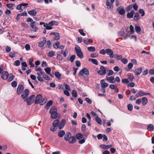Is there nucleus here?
<instances>
[{
	"instance_id": "nucleus-63",
	"label": "nucleus",
	"mask_w": 154,
	"mask_h": 154,
	"mask_svg": "<svg viewBox=\"0 0 154 154\" xmlns=\"http://www.w3.org/2000/svg\"><path fill=\"white\" fill-rule=\"evenodd\" d=\"M109 72L107 74V76H110L112 75L113 74V72L112 70H109Z\"/></svg>"
},
{
	"instance_id": "nucleus-36",
	"label": "nucleus",
	"mask_w": 154,
	"mask_h": 154,
	"mask_svg": "<svg viewBox=\"0 0 154 154\" xmlns=\"http://www.w3.org/2000/svg\"><path fill=\"white\" fill-rule=\"evenodd\" d=\"M135 29L136 32L138 33L140 32L141 29L140 26H135Z\"/></svg>"
},
{
	"instance_id": "nucleus-4",
	"label": "nucleus",
	"mask_w": 154,
	"mask_h": 154,
	"mask_svg": "<svg viewBox=\"0 0 154 154\" xmlns=\"http://www.w3.org/2000/svg\"><path fill=\"white\" fill-rule=\"evenodd\" d=\"M35 97V95L33 94L30 96L29 98L26 99V101L28 105H30L32 104L33 102Z\"/></svg>"
},
{
	"instance_id": "nucleus-55",
	"label": "nucleus",
	"mask_w": 154,
	"mask_h": 154,
	"mask_svg": "<svg viewBox=\"0 0 154 154\" xmlns=\"http://www.w3.org/2000/svg\"><path fill=\"white\" fill-rule=\"evenodd\" d=\"M17 85V82L16 81H13L11 83V85L13 88H15Z\"/></svg>"
},
{
	"instance_id": "nucleus-17",
	"label": "nucleus",
	"mask_w": 154,
	"mask_h": 154,
	"mask_svg": "<svg viewBox=\"0 0 154 154\" xmlns=\"http://www.w3.org/2000/svg\"><path fill=\"white\" fill-rule=\"evenodd\" d=\"M71 136L72 134L70 132H66L64 135V139L65 140L68 141Z\"/></svg>"
},
{
	"instance_id": "nucleus-33",
	"label": "nucleus",
	"mask_w": 154,
	"mask_h": 154,
	"mask_svg": "<svg viewBox=\"0 0 154 154\" xmlns=\"http://www.w3.org/2000/svg\"><path fill=\"white\" fill-rule=\"evenodd\" d=\"M52 103L53 101L52 100L48 101L46 104V109H48L49 107L52 105Z\"/></svg>"
},
{
	"instance_id": "nucleus-58",
	"label": "nucleus",
	"mask_w": 154,
	"mask_h": 154,
	"mask_svg": "<svg viewBox=\"0 0 154 154\" xmlns=\"http://www.w3.org/2000/svg\"><path fill=\"white\" fill-rule=\"evenodd\" d=\"M132 8V6L131 5L128 6L126 8V11L127 12H129L131 9Z\"/></svg>"
},
{
	"instance_id": "nucleus-30",
	"label": "nucleus",
	"mask_w": 154,
	"mask_h": 154,
	"mask_svg": "<svg viewBox=\"0 0 154 154\" xmlns=\"http://www.w3.org/2000/svg\"><path fill=\"white\" fill-rule=\"evenodd\" d=\"M30 26L32 28V29L31 31L36 32L37 31L38 28L35 25H30Z\"/></svg>"
},
{
	"instance_id": "nucleus-37",
	"label": "nucleus",
	"mask_w": 154,
	"mask_h": 154,
	"mask_svg": "<svg viewBox=\"0 0 154 154\" xmlns=\"http://www.w3.org/2000/svg\"><path fill=\"white\" fill-rule=\"evenodd\" d=\"M147 129L149 131H152L153 130L154 126L152 124H149L147 127Z\"/></svg>"
},
{
	"instance_id": "nucleus-3",
	"label": "nucleus",
	"mask_w": 154,
	"mask_h": 154,
	"mask_svg": "<svg viewBox=\"0 0 154 154\" xmlns=\"http://www.w3.org/2000/svg\"><path fill=\"white\" fill-rule=\"evenodd\" d=\"M84 74L86 75H88L89 74V71L86 68H84L80 70L79 72V75L81 76H83Z\"/></svg>"
},
{
	"instance_id": "nucleus-2",
	"label": "nucleus",
	"mask_w": 154,
	"mask_h": 154,
	"mask_svg": "<svg viewBox=\"0 0 154 154\" xmlns=\"http://www.w3.org/2000/svg\"><path fill=\"white\" fill-rule=\"evenodd\" d=\"M77 56L80 58L83 57V54L80 48L78 45H76L75 48Z\"/></svg>"
},
{
	"instance_id": "nucleus-29",
	"label": "nucleus",
	"mask_w": 154,
	"mask_h": 154,
	"mask_svg": "<svg viewBox=\"0 0 154 154\" xmlns=\"http://www.w3.org/2000/svg\"><path fill=\"white\" fill-rule=\"evenodd\" d=\"M41 75H42L43 77L46 80H49L50 79V77L49 76L46 75L45 72H41Z\"/></svg>"
},
{
	"instance_id": "nucleus-62",
	"label": "nucleus",
	"mask_w": 154,
	"mask_h": 154,
	"mask_svg": "<svg viewBox=\"0 0 154 154\" xmlns=\"http://www.w3.org/2000/svg\"><path fill=\"white\" fill-rule=\"evenodd\" d=\"M21 7L22 6L21 5V4H20L17 6L16 9L17 10H20L21 12L23 10L21 8Z\"/></svg>"
},
{
	"instance_id": "nucleus-13",
	"label": "nucleus",
	"mask_w": 154,
	"mask_h": 154,
	"mask_svg": "<svg viewBox=\"0 0 154 154\" xmlns=\"http://www.w3.org/2000/svg\"><path fill=\"white\" fill-rule=\"evenodd\" d=\"M23 86L22 85H19L17 89V94H20L23 90Z\"/></svg>"
},
{
	"instance_id": "nucleus-11",
	"label": "nucleus",
	"mask_w": 154,
	"mask_h": 154,
	"mask_svg": "<svg viewBox=\"0 0 154 154\" xmlns=\"http://www.w3.org/2000/svg\"><path fill=\"white\" fill-rule=\"evenodd\" d=\"M114 2H112V0H107L106 5L108 6V9H112L113 8L112 4Z\"/></svg>"
},
{
	"instance_id": "nucleus-22",
	"label": "nucleus",
	"mask_w": 154,
	"mask_h": 154,
	"mask_svg": "<svg viewBox=\"0 0 154 154\" xmlns=\"http://www.w3.org/2000/svg\"><path fill=\"white\" fill-rule=\"evenodd\" d=\"M65 134V132L63 130H60L58 131V135L59 137H63L64 136Z\"/></svg>"
},
{
	"instance_id": "nucleus-40",
	"label": "nucleus",
	"mask_w": 154,
	"mask_h": 154,
	"mask_svg": "<svg viewBox=\"0 0 154 154\" xmlns=\"http://www.w3.org/2000/svg\"><path fill=\"white\" fill-rule=\"evenodd\" d=\"M54 54L55 52L53 51H51L49 52L48 56L49 57H52L54 56Z\"/></svg>"
},
{
	"instance_id": "nucleus-46",
	"label": "nucleus",
	"mask_w": 154,
	"mask_h": 154,
	"mask_svg": "<svg viewBox=\"0 0 154 154\" xmlns=\"http://www.w3.org/2000/svg\"><path fill=\"white\" fill-rule=\"evenodd\" d=\"M15 52L14 51L11 52L9 54V56L10 57L13 58L15 57Z\"/></svg>"
},
{
	"instance_id": "nucleus-7",
	"label": "nucleus",
	"mask_w": 154,
	"mask_h": 154,
	"mask_svg": "<svg viewBox=\"0 0 154 154\" xmlns=\"http://www.w3.org/2000/svg\"><path fill=\"white\" fill-rule=\"evenodd\" d=\"M117 11L119 12V14L121 15H124L125 13V11L123 6H119L118 8Z\"/></svg>"
},
{
	"instance_id": "nucleus-50",
	"label": "nucleus",
	"mask_w": 154,
	"mask_h": 154,
	"mask_svg": "<svg viewBox=\"0 0 154 154\" xmlns=\"http://www.w3.org/2000/svg\"><path fill=\"white\" fill-rule=\"evenodd\" d=\"M122 82L123 83L127 84L129 83V81L127 79H124L122 80Z\"/></svg>"
},
{
	"instance_id": "nucleus-23",
	"label": "nucleus",
	"mask_w": 154,
	"mask_h": 154,
	"mask_svg": "<svg viewBox=\"0 0 154 154\" xmlns=\"http://www.w3.org/2000/svg\"><path fill=\"white\" fill-rule=\"evenodd\" d=\"M14 78V75L12 74H8V77L7 78V80L8 82H10L13 80Z\"/></svg>"
},
{
	"instance_id": "nucleus-42",
	"label": "nucleus",
	"mask_w": 154,
	"mask_h": 154,
	"mask_svg": "<svg viewBox=\"0 0 154 154\" xmlns=\"http://www.w3.org/2000/svg\"><path fill=\"white\" fill-rule=\"evenodd\" d=\"M44 70L47 74H50L51 70V68L49 67H48L45 69Z\"/></svg>"
},
{
	"instance_id": "nucleus-39",
	"label": "nucleus",
	"mask_w": 154,
	"mask_h": 154,
	"mask_svg": "<svg viewBox=\"0 0 154 154\" xmlns=\"http://www.w3.org/2000/svg\"><path fill=\"white\" fill-rule=\"evenodd\" d=\"M76 137L77 139L80 140L83 137V135L80 133H78L76 134Z\"/></svg>"
},
{
	"instance_id": "nucleus-35",
	"label": "nucleus",
	"mask_w": 154,
	"mask_h": 154,
	"mask_svg": "<svg viewBox=\"0 0 154 154\" xmlns=\"http://www.w3.org/2000/svg\"><path fill=\"white\" fill-rule=\"evenodd\" d=\"M88 60L89 61H91L93 64H95L96 65L98 64V61L96 59L89 58Z\"/></svg>"
},
{
	"instance_id": "nucleus-31",
	"label": "nucleus",
	"mask_w": 154,
	"mask_h": 154,
	"mask_svg": "<svg viewBox=\"0 0 154 154\" xmlns=\"http://www.w3.org/2000/svg\"><path fill=\"white\" fill-rule=\"evenodd\" d=\"M144 93L143 92L141 91H140L139 92H138L136 95L135 97L137 98H138L140 97L144 96Z\"/></svg>"
},
{
	"instance_id": "nucleus-38",
	"label": "nucleus",
	"mask_w": 154,
	"mask_h": 154,
	"mask_svg": "<svg viewBox=\"0 0 154 154\" xmlns=\"http://www.w3.org/2000/svg\"><path fill=\"white\" fill-rule=\"evenodd\" d=\"M96 122L99 124L101 125L102 124V120L98 116L95 118Z\"/></svg>"
},
{
	"instance_id": "nucleus-14",
	"label": "nucleus",
	"mask_w": 154,
	"mask_h": 154,
	"mask_svg": "<svg viewBox=\"0 0 154 154\" xmlns=\"http://www.w3.org/2000/svg\"><path fill=\"white\" fill-rule=\"evenodd\" d=\"M8 76V73L7 71H3L2 73L1 78L4 80L7 79Z\"/></svg>"
},
{
	"instance_id": "nucleus-54",
	"label": "nucleus",
	"mask_w": 154,
	"mask_h": 154,
	"mask_svg": "<svg viewBox=\"0 0 154 154\" xmlns=\"http://www.w3.org/2000/svg\"><path fill=\"white\" fill-rule=\"evenodd\" d=\"M14 64L16 66H19L20 64V62L18 60H16L14 62Z\"/></svg>"
},
{
	"instance_id": "nucleus-25",
	"label": "nucleus",
	"mask_w": 154,
	"mask_h": 154,
	"mask_svg": "<svg viewBox=\"0 0 154 154\" xmlns=\"http://www.w3.org/2000/svg\"><path fill=\"white\" fill-rule=\"evenodd\" d=\"M59 124H60V121L57 119L54 121L53 123V126L55 127H58Z\"/></svg>"
},
{
	"instance_id": "nucleus-27",
	"label": "nucleus",
	"mask_w": 154,
	"mask_h": 154,
	"mask_svg": "<svg viewBox=\"0 0 154 154\" xmlns=\"http://www.w3.org/2000/svg\"><path fill=\"white\" fill-rule=\"evenodd\" d=\"M51 114V117L53 119H55L57 116V112H50Z\"/></svg>"
},
{
	"instance_id": "nucleus-6",
	"label": "nucleus",
	"mask_w": 154,
	"mask_h": 154,
	"mask_svg": "<svg viewBox=\"0 0 154 154\" xmlns=\"http://www.w3.org/2000/svg\"><path fill=\"white\" fill-rule=\"evenodd\" d=\"M100 70L98 72V74L100 75H105L106 73V70L103 66H101L100 68Z\"/></svg>"
},
{
	"instance_id": "nucleus-19",
	"label": "nucleus",
	"mask_w": 154,
	"mask_h": 154,
	"mask_svg": "<svg viewBox=\"0 0 154 154\" xmlns=\"http://www.w3.org/2000/svg\"><path fill=\"white\" fill-rule=\"evenodd\" d=\"M134 14V11L133 10H132L130 12L127 13V17L129 18H131L133 17Z\"/></svg>"
},
{
	"instance_id": "nucleus-32",
	"label": "nucleus",
	"mask_w": 154,
	"mask_h": 154,
	"mask_svg": "<svg viewBox=\"0 0 154 154\" xmlns=\"http://www.w3.org/2000/svg\"><path fill=\"white\" fill-rule=\"evenodd\" d=\"M6 5L10 9L13 10L14 9V4L11 3H9L7 4Z\"/></svg>"
},
{
	"instance_id": "nucleus-15",
	"label": "nucleus",
	"mask_w": 154,
	"mask_h": 154,
	"mask_svg": "<svg viewBox=\"0 0 154 154\" xmlns=\"http://www.w3.org/2000/svg\"><path fill=\"white\" fill-rule=\"evenodd\" d=\"M43 25V26L44 27L46 28V29L48 30H50L52 29L53 28L48 25V24L47 23H45L43 22H40V25Z\"/></svg>"
},
{
	"instance_id": "nucleus-61",
	"label": "nucleus",
	"mask_w": 154,
	"mask_h": 154,
	"mask_svg": "<svg viewBox=\"0 0 154 154\" xmlns=\"http://www.w3.org/2000/svg\"><path fill=\"white\" fill-rule=\"evenodd\" d=\"M128 78L130 79L131 82L133 81V79H134V77L133 75H131L128 76Z\"/></svg>"
},
{
	"instance_id": "nucleus-28",
	"label": "nucleus",
	"mask_w": 154,
	"mask_h": 154,
	"mask_svg": "<svg viewBox=\"0 0 154 154\" xmlns=\"http://www.w3.org/2000/svg\"><path fill=\"white\" fill-rule=\"evenodd\" d=\"M142 105L143 106L146 105L148 102V100L145 97H143L142 98Z\"/></svg>"
},
{
	"instance_id": "nucleus-53",
	"label": "nucleus",
	"mask_w": 154,
	"mask_h": 154,
	"mask_svg": "<svg viewBox=\"0 0 154 154\" xmlns=\"http://www.w3.org/2000/svg\"><path fill=\"white\" fill-rule=\"evenodd\" d=\"M138 11L140 14H141V16L143 17L144 15L145 12L142 9H140Z\"/></svg>"
},
{
	"instance_id": "nucleus-9",
	"label": "nucleus",
	"mask_w": 154,
	"mask_h": 154,
	"mask_svg": "<svg viewBox=\"0 0 154 154\" xmlns=\"http://www.w3.org/2000/svg\"><path fill=\"white\" fill-rule=\"evenodd\" d=\"M54 35V37L53 38L54 40H58L60 38L59 34L58 32H51L50 33V35Z\"/></svg>"
},
{
	"instance_id": "nucleus-21",
	"label": "nucleus",
	"mask_w": 154,
	"mask_h": 154,
	"mask_svg": "<svg viewBox=\"0 0 154 154\" xmlns=\"http://www.w3.org/2000/svg\"><path fill=\"white\" fill-rule=\"evenodd\" d=\"M28 13L31 16L34 17L36 16L37 13L35 10H32L28 11Z\"/></svg>"
},
{
	"instance_id": "nucleus-44",
	"label": "nucleus",
	"mask_w": 154,
	"mask_h": 154,
	"mask_svg": "<svg viewBox=\"0 0 154 154\" xmlns=\"http://www.w3.org/2000/svg\"><path fill=\"white\" fill-rule=\"evenodd\" d=\"M72 95L74 97H77L78 94L75 90H74L72 91Z\"/></svg>"
},
{
	"instance_id": "nucleus-1",
	"label": "nucleus",
	"mask_w": 154,
	"mask_h": 154,
	"mask_svg": "<svg viewBox=\"0 0 154 154\" xmlns=\"http://www.w3.org/2000/svg\"><path fill=\"white\" fill-rule=\"evenodd\" d=\"M46 102V99L43 98L42 95H38L35 98L34 102L35 104L39 103L41 105H43Z\"/></svg>"
},
{
	"instance_id": "nucleus-47",
	"label": "nucleus",
	"mask_w": 154,
	"mask_h": 154,
	"mask_svg": "<svg viewBox=\"0 0 154 154\" xmlns=\"http://www.w3.org/2000/svg\"><path fill=\"white\" fill-rule=\"evenodd\" d=\"M75 55H72L69 58L70 62L72 63L75 60Z\"/></svg>"
},
{
	"instance_id": "nucleus-5",
	"label": "nucleus",
	"mask_w": 154,
	"mask_h": 154,
	"mask_svg": "<svg viewBox=\"0 0 154 154\" xmlns=\"http://www.w3.org/2000/svg\"><path fill=\"white\" fill-rule=\"evenodd\" d=\"M46 42V39L45 37H43L42 38V40L41 41L38 43V46L40 48H43V47Z\"/></svg>"
},
{
	"instance_id": "nucleus-24",
	"label": "nucleus",
	"mask_w": 154,
	"mask_h": 154,
	"mask_svg": "<svg viewBox=\"0 0 154 154\" xmlns=\"http://www.w3.org/2000/svg\"><path fill=\"white\" fill-rule=\"evenodd\" d=\"M75 141L76 139L75 137L74 136H71V138H70V139H69V140L68 141L69 143L73 144L75 142Z\"/></svg>"
},
{
	"instance_id": "nucleus-45",
	"label": "nucleus",
	"mask_w": 154,
	"mask_h": 154,
	"mask_svg": "<svg viewBox=\"0 0 154 154\" xmlns=\"http://www.w3.org/2000/svg\"><path fill=\"white\" fill-rule=\"evenodd\" d=\"M114 57L115 58L117 59V60H119L121 59H122V56L121 55H118L117 54H114Z\"/></svg>"
},
{
	"instance_id": "nucleus-26",
	"label": "nucleus",
	"mask_w": 154,
	"mask_h": 154,
	"mask_svg": "<svg viewBox=\"0 0 154 154\" xmlns=\"http://www.w3.org/2000/svg\"><path fill=\"white\" fill-rule=\"evenodd\" d=\"M134 19L135 21H137L140 19L139 14L138 12H136L135 13H134Z\"/></svg>"
},
{
	"instance_id": "nucleus-20",
	"label": "nucleus",
	"mask_w": 154,
	"mask_h": 154,
	"mask_svg": "<svg viewBox=\"0 0 154 154\" xmlns=\"http://www.w3.org/2000/svg\"><path fill=\"white\" fill-rule=\"evenodd\" d=\"M100 84L102 87L103 88H106L108 86V84L105 82L104 80H101L100 81Z\"/></svg>"
},
{
	"instance_id": "nucleus-18",
	"label": "nucleus",
	"mask_w": 154,
	"mask_h": 154,
	"mask_svg": "<svg viewBox=\"0 0 154 154\" xmlns=\"http://www.w3.org/2000/svg\"><path fill=\"white\" fill-rule=\"evenodd\" d=\"M106 79L110 83H115V78L113 76H112L109 77H106Z\"/></svg>"
},
{
	"instance_id": "nucleus-49",
	"label": "nucleus",
	"mask_w": 154,
	"mask_h": 154,
	"mask_svg": "<svg viewBox=\"0 0 154 154\" xmlns=\"http://www.w3.org/2000/svg\"><path fill=\"white\" fill-rule=\"evenodd\" d=\"M55 76L56 77L60 78L61 76V75L58 72H56L54 73Z\"/></svg>"
},
{
	"instance_id": "nucleus-16",
	"label": "nucleus",
	"mask_w": 154,
	"mask_h": 154,
	"mask_svg": "<svg viewBox=\"0 0 154 154\" xmlns=\"http://www.w3.org/2000/svg\"><path fill=\"white\" fill-rule=\"evenodd\" d=\"M112 146H113L112 145H105L104 144H101L99 146L100 148L104 149H108L110 148H111Z\"/></svg>"
},
{
	"instance_id": "nucleus-56",
	"label": "nucleus",
	"mask_w": 154,
	"mask_h": 154,
	"mask_svg": "<svg viewBox=\"0 0 154 154\" xmlns=\"http://www.w3.org/2000/svg\"><path fill=\"white\" fill-rule=\"evenodd\" d=\"M121 61L124 64H125L127 63L128 60L125 58H123L121 60Z\"/></svg>"
},
{
	"instance_id": "nucleus-52",
	"label": "nucleus",
	"mask_w": 154,
	"mask_h": 154,
	"mask_svg": "<svg viewBox=\"0 0 154 154\" xmlns=\"http://www.w3.org/2000/svg\"><path fill=\"white\" fill-rule=\"evenodd\" d=\"M57 109L54 106L52 107L50 109V112H57Z\"/></svg>"
},
{
	"instance_id": "nucleus-8",
	"label": "nucleus",
	"mask_w": 154,
	"mask_h": 154,
	"mask_svg": "<svg viewBox=\"0 0 154 154\" xmlns=\"http://www.w3.org/2000/svg\"><path fill=\"white\" fill-rule=\"evenodd\" d=\"M29 91L27 89H25L23 92L21 94V97L23 98H26L29 94Z\"/></svg>"
},
{
	"instance_id": "nucleus-51",
	"label": "nucleus",
	"mask_w": 154,
	"mask_h": 154,
	"mask_svg": "<svg viewBox=\"0 0 154 154\" xmlns=\"http://www.w3.org/2000/svg\"><path fill=\"white\" fill-rule=\"evenodd\" d=\"M117 87V86L116 85L113 84H111L109 86V88L112 90L115 89Z\"/></svg>"
},
{
	"instance_id": "nucleus-57",
	"label": "nucleus",
	"mask_w": 154,
	"mask_h": 154,
	"mask_svg": "<svg viewBox=\"0 0 154 154\" xmlns=\"http://www.w3.org/2000/svg\"><path fill=\"white\" fill-rule=\"evenodd\" d=\"M79 32L80 34L83 36H85L86 34L83 32V30L82 29H80L79 30Z\"/></svg>"
},
{
	"instance_id": "nucleus-10",
	"label": "nucleus",
	"mask_w": 154,
	"mask_h": 154,
	"mask_svg": "<svg viewBox=\"0 0 154 154\" xmlns=\"http://www.w3.org/2000/svg\"><path fill=\"white\" fill-rule=\"evenodd\" d=\"M66 123V120L64 119H63L60 122V124L58 126V128L59 129H62Z\"/></svg>"
},
{
	"instance_id": "nucleus-59",
	"label": "nucleus",
	"mask_w": 154,
	"mask_h": 154,
	"mask_svg": "<svg viewBox=\"0 0 154 154\" xmlns=\"http://www.w3.org/2000/svg\"><path fill=\"white\" fill-rule=\"evenodd\" d=\"M60 43L59 42H57L54 45V47L55 48H57L59 47Z\"/></svg>"
},
{
	"instance_id": "nucleus-12",
	"label": "nucleus",
	"mask_w": 154,
	"mask_h": 154,
	"mask_svg": "<svg viewBox=\"0 0 154 154\" xmlns=\"http://www.w3.org/2000/svg\"><path fill=\"white\" fill-rule=\"evenodd\" d=\"M143 71L142 67H139L135 69L134 71V72L136 75H140Z\"/></svg>"
},
{
	"instance_id": "nucleus-60",
	"label": "nucleus",
	"mask_w": 154,
	"mask_h": 154,
	"mask_svg": "<svg viewBox=\"0 0 154 154\" xmlns=\"http://www.w3.org/2000/svg\"><path fill=\"white\" fill-rule=\"evenodd\" d=\"M57 58L59 60H62L63 58L62 56L60 54H58L57 57Z\"/></svg>"
},
{
	"instance_id": "nucleus-34",
	"label": "nucleus",
	"mask_w": 154,
	"mask_h": 154,
	"mask_svg": "<svg viewBox=\"0 0 154 154\" xmlns=\"http://www.w3.org/2000/svg\"><path fill=\"white\" fill-rule=\"evenodd\" d=\"M58 24V23L54 21H52L49 22L48 23V25L50 26H52L53 25H57Z\"/></svg>"
},
{
	"instance_id": "nucleus-43",
	"label": "nucleus",
	"mask_w": 154,
	"mask_h": 154,
	"mask_svg": "<svg viewBox=\"0 0 154 154\" xmlns=\"http://www.w3.org/2000/svg\"><path fill=\"white\" fill-rule=\"evenodd\" d=\"M128 109L130 111H132L133 109V105L131 104H128L127 105Z\"/></svg>"
},
{
	"instance_id": "nucleus-41",
	"label": "nucleus",
	"mask_w": 154,
	"mask_h": 154,
	"mask_svg": "<svg viewBox=\"0 0 154 154\" xmlns=\"http://www.w3.org/2000/svg\"><path fill=\"white\" fill-rule=\"evenodd\" d=\"M88 50L90 51L94 52L95 51V48L94 47L90 46L88 47Z\"/></svg>"
},
{
	"instance_id": "nucleus-64",
	"label": "nucleus",
	"mask_w": 154,
	"mask_h": 154,
	"mask_svg": "<svg viewBox=\"0 0 154 154\" xmlns=\"http://www.w3.org/2000/svg\"><path fill=\"white\" fill-rule=\"evenodd\" d=\"M133 67V64L132 63H129L128 64V67L129 69H131Z\"/></svg>"
},
{
	"instance_id": "nucleus-48",
	"label": "nucleus",
	"mask_w": 154,
	"mask_h": 154,
	"mask_svg": "<svg viewBox=\"0 0 154 154\" xmlns=\"http://www.w3.org/2000/svg\"><path fill=\"white\" fill-rule=\"evenodd\" d=\"M46 45L49 48H51L52 46L51 42L50 40H48L47 41Z\"/></svg>"
}]
</instances>
